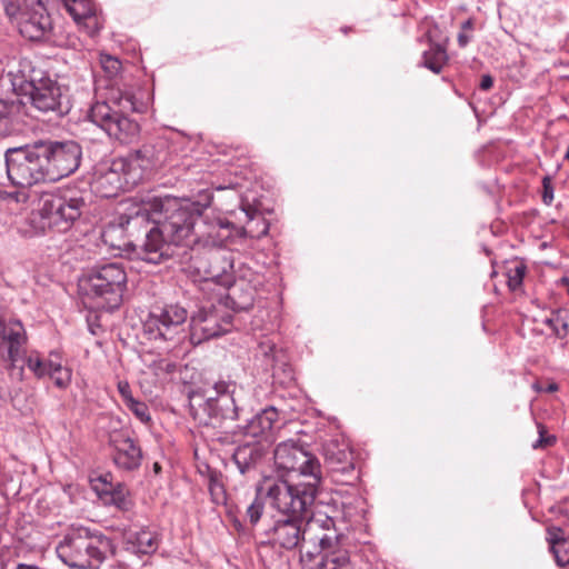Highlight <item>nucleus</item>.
<instances>
[{
	"mask_svg": "<svg viewBox=\"0 0 569 569\" xmlns=\"http://www.w3.org/2000/svg\"><path fill=\"white\" fill-rule=\"evenodd\" d=\"M16 569H40L34 565L19 563Z\"/></svg>",
	"mask_w": 569,
	"mask_h": 569,
	"instance_id": "obj_51",
	"label": "nucleus"
},
{
	"mask_svg": "<svg viewBox=\"0 0 569 569\" xmlns=\"http://www.w3.org/2000/svg\"><path fill=\"white\" fill-rule=\"evenodd\" d=\"M214 260H218L219 258H221L224 262V266L221 267V272L222 273H227L228 270L234 272V263H233V260L231 258V254H224V253H221V252H216L214 253Z\"/></svg>",
	"mask_w": 569,
	"mask_h": 569,
	"instance_id": "obj_45",
	"label": "nucleus"
},
{
	"mask_svg": "<svg viewBox=\"0 0 569 569\" xmlns=\"http://www.w3.org/2000/svg\"><path fill=\"white\" fill-rule=\"evenodd\" d=\"M154 209L164 218L151 219L146 206L134 204L118 218L103 233L110 246L130 251L134 258L149 263H161L172 258L178 249V200L174 197L159 199Z\"/></svg>",
	"mask_w": 569,
	"mask_h": 569,
	"instance_id": "obj_2",
	"label": "nucleus"
},
{
	"mask_svg": "<svg viewBox=\"0 0 569 569\" xmlns=\"http://www.w3.org/2000/svg\"><path fill=\"white\" fill-rule=\"evenodd\" d=\"M30 99L34 108L42 112L62 116L69 111V99L62 87L50 78L30 80Z\"/></svg>",
	"mask_w": 569,
	"mask_h": 569,
	"instance_id": "obj_15",
	"label": "nucleus"
},
{
	"mask_svg": "<svg viewBox=\"0 0 569 569\" xmlns=\"http://www.w3.org/2000/svg\"><path fill=\"white\" fill-rule=\"evenodd\" d=\"M212 200V194L207 188L199 189L196 194L180 197V249L190 248V254L180 253V264H189L206 277H218V268H207L204 261L199 259L200 249L221 247L234 233L238 237L260 238L268 233L269 226L266 219L256 210L242 209L247 222L237 227L219 214L206 216L201 219L203 210Z\"/></svg>",
	"mask_w": 569,
	"mask_h": 569,
	"instance_id": "obj_1",
	"label": "nucleus"
},
{
	"mask_svg": "<svg viewBox=\"0 0 569 569\" xmlns=\"http://www.w3.org/2000/svg\"><path fill=\"white\" fill-rule=\"evenodd\" d=\"M261 490L269 507L278 513L264 531L268 542L286 550L300 547L307 532V512L316 499L311 487L293 490L283 482L267 480Z\"/></svg>",
	"mask_w": 569,
	"mask_h": 569,
	"instance_id": "obj_3",
	"label": "nucleus"
},
{
	"mask_svg": "<svg viewBox=\"0 0 569 569\" xmlns=\"http://www.w3.org/2000/svg\"><path fill=\"white\" fill-rule=\"evenodd\" d=\"M230 325V316L219 321V316L213 310L202 307L190 320V342L199 345L204 340L218 337L227 332Z\"/></svg>",
	"mask_w": 569,
	"mask_h": 569,
	"instance_id": "obj_18",
	"label": "nucleus"
},
{
	"mask_svg": "<svg viewBox=\"0 0 569 569\" xmlns=\"http://www.w3.org/2000/svg\"><path fill=\"white\" fill-rule=\"evenodd\" d=\"M362 505L363 500L360 496H350L341 500L340 502L335 500L332 506L322 507L321 509H318L316 512L322 511L328 512L329 515L337 516L340 533L343 535V530L348 529V525L358 517H360L363 510Z\"/></svg>",
	"mask_w": 569,
	"mask_h": 569,
	"instance_id": "obj_24",
	"label": "nucleus"
},
{
	"mask_svg": "<svg viewBox=\"0 0 569 569\" xmlns=\"http://www.w3.org/2000/svg\"><path fill=\"white\" fill-rule=\"evenodd\" d=\"M20 103L0 99V137L11 134L16 130Z\"/></svg>",
	"mask_w": 569,
	"mask_h": 569,
	"instance_id": "obj_28",
	"label": "nucleus"
},
{
	"mask_svg": "<svg viewBox=\"0 0 569 569\" xmlns=\"http://www.w3.org/2000/svg\"><path fill=\"white\" fill-rule=\"evenodd\" d=\"M180 393L188 397L190 413L194 410L203 411L206 407L212 405L220 397L218 381L209 382L202 379V375L186 366L180 369Z\"/></svg>",
	"mask_w": 569,
	"mask_h": 569,
	"instance_id": "obj_13",
	"label": "nucleus"
},
{
	"mask_svg": "<svg viewBox=\"0 0 569 569\" xmlns=\"http://www.w3.org/2000/svg\"><path fill=\"white\" fill-rule=\"evenodd\" d=\"M278 410L270 406L256 413L243 427V433L257 440L269 441L273 438V429L278 421Z\"/></svg>",
	"mask_w": 569,
	"mask_h": 569,
	"instance_id": "obj_23",
	"label": "nucleus"
},
{
	"mask_svg": "<svg viewBox=\"0 0 569 569\" xmlns=\"http://www.w3.org/2000/svg\"><path fill=\"white\" fill-rule=\"evenodd\" d=\"M542 186H543L542 200L546 204H550L551 201L553 200V188L551 184L550 177H545L542 179Z\"/></svg>",
	"mask_w": 569,
	"mask_h": 569,
	"instance_id": "obj_44",
	"label": "nucleus"
},
{
	"mask_svg": "<svg viewBox=\"0 0 569 569\" xmlns=\"http://www.w3.org/2000/svg\"><path fill=\"white\" fill-rule=\"evenodd\" d=\"M559 389L558 385L552 382V383H549L548 387L546 388V391L547 392H555Z\"/></svg>",
	"mask_w": 569,
	"mask_h": 569,
	"instance_id": "obj_52",
	"label": "nucleus"
},
{
	"mask_svg": "<svg viewBox=\"0 0 569 569\" xmlns=\"http://www.w3.org/2000/svg\"><path fill=\"white\" fill-rule=\"evenodd\" d=\"M84 295L94 300V307L113 310L122 301L127 288V273L119 262L93 267L81 280Z\"/></svg>",
	"mask_w": 569,
	"mask_h": 569,
	"instance_id": "obj_8",
	"label": "nucleus"
},
{
	"mask_svg": "<svg viewBox=\"0 0 569 569\" xmlns=\"http://www.w3.org/2000/svg\"><path fill=\"white\" fill-rule=\"evenodd\" d=\"M258 352L266 358L268 366H273L276 359V343L272 340L266 339L261 341L258 346Z\"/></svg>",
	"mask_w": 569,
	"mask_h": 569,
	"instance_id": "obj_39",
	"label": "nucleus"
},
{
	"mask_svg": "<svg viewBox=\"0 0 569 569\" xmlns=\"http://www.w3.org/2000/svg\"><path fill=\"white\" fill-rule=\"evenodd\" d=\"M154 339L174 342L178 337V321H174L170 311L163 310L160 316L152 317L146 325Z\"/></svg>",
	"mask_w": 569,
	"mask_h": 569,
	"instance_id": "obj_26",
	"label": "nucleus"
},
{
	"mask_svg": "<svg viewBox=\"0 0 569 569\" xmlns=\"http://www.w3.org/2000/svg\"><path fill=\"white\" fill-rule=\"evenodd\" d=\"M568 539L565 537L560 527L552 526L547 529V541L550 545V548Z\"/></svg>",
	"mask_w": 569,
	"mask_h": 569,
	"instance_id": "obj_42",
	"label": "nucleus"
},
{
	"mask_svg": "<svg viewBox=\"0 0 569 569\" xmlns=\"http://www.w3.org/2000/svg\"><path fill=\"white\" fill-rule=\"evenodd\" d=\"M153 470H154L156 473H158L160 471V465L158 462H156L153 465Z\"/></svg>",
	"mask_w": 569,
	"mask_h": 569,
	"instance_id": "obj_53",
	"label": "nucleus"
},
{
	"mask_svg": "<svg viewBox=\"0 0 569 569\" xmlns=\"http://www.w3.org/2000/svg\"><path fill=\"white\" fill-rule=\"evenodd\" d=\"M103 492L110 493V501L119 509L126 510L128 508L129 500L123 487L118 486V488H113L112 485H109L108 488L103 489Z\"/></svg>",
	"mask_w": 569,
	"mask_h": 569,
	"instance_id": "obj_34",
	"label": "nucleus"
},
{
	"mask_svg": "<svg viewBox=\"0 0 569 569\" xmlns=\"http://www.w3.org/2000/svg\"><path fill=\"white\" fill-rule=\"evenodd\" d=\"M448 61L446 49L438 44H431L430 49L422 54V66L433 73H440Z\"/></svg>",
	"mask_w": 569,
	"mask_h": 569,
	"instance_id": "obj_31",
	"label": "nucleus"
},
{
	"mask_svg": "<svg viewBox=\"0 0 569 569\" xmlns=\"http://www.w3.org/2000/svg\"><path fill=\"white\" fill-rule=\"evenodd\" d=\"M126 406L142 423L148 425L151 421V416L147 403L134 398L133 400H130V402Z\"/></svg>",
	"mask_w": 569,
	"mask_h": 569,
	"instance_id": "obj_35",
	"label": "nucleus"
},
{
	"mask_svg": "<svg viewBox=\"0 0 569 569\" xmlns=\"http://www.w3.org/2000/svg\"><path fill=\"white\" fill-rule=\"evenodd\" d=\"M63 4L77 23L83 22L96 30L99 28L96 7L91 0H63Z\"/></svg>",
	"mask_w": 569,
	"mask_h": 569,
	"instance_id": "obj_27",
	"label": "nucleus"
},
{
	"mask_svg": "<svg viewBox=\"0 0 569 569\" xmlns=\"http://www.w3.org/2000/svg\"><path fill=\"white\" fill-rule=\"evenodd\" d=\"M493 84V79L489 74H483L480 80V89L489 90Z\"/></svg>",
	"mask_w": 569,
	"mask_h": 569,
	"instance_id": "obj_49",
	"label": "nucleus"
},
{
	"mask_svg": "<svg viewBox=\"0 0 569 569\" xmlns=\"http://www.w3.org/2000/svg\"><path fill=\"white\" fill-rule=\"evenodd\" d=\"M89 193L68 189L43 199L41 217L58 232L70 230L88 207Z\"/></svg>",
	"mask_w": 569,
	"mask_h": 569,
	"instance_id": "obj_10",
	"label": "nucleus"
},
{
	"mask_svg": "<svg viewBox=\"0 0 569 569\" xmlns=\"http://www.w3.org/2000/svg\"><path fill=\"white\" fill-rule=\"evenodd\" d=\"M337 516L328 512H313L308 530L313 533L311 540L318 545L322 556L319 569H353L348 550L343 546L345 536L340 533Z\"/></svg>",
	"mask_w": 569,
	"mask_h": 569,
	"instance_id": "obj_7",
	"label": "nucleus"
},
{
	"mask_svg": "<svg viewBox=\"0 0 569 569\" xmlns=\"http://www.w3.org/2000/svg\"><path fill=\"white\" fill-rule=\"evenodd\" d=\"M181 313H186V310H183V309H180V315H181Z\"/></svg>",
	"mask_w": 569,
	"mask_h": 569,
	"instance_id": "obj_56",
	"label": "nucleus"
},
{
	"mask_svg": "<svg viewBox=\"0 0 569 569\" xmlns=\"http://www.w3.org/2000/svg\"><path fill=\"white\" fill-rule=\"evenodd\" d=\"M109 443L113 448V462L126 471L140 467L142 460L141 448L130 437L128 430H113L109 435Z\"/></svg>",
	"mask_w": 569,
	"mask_h": 569,
	"instance_id": "obj_17",
	"label": "nucleus"
},
{
	"mask_svg": "<svg viewBox=\"0 0 569 569\" xmlns=\"http://www.w3.org/2000/svg\"><path fill=\"white\" fill-rule=\"evenodd\" d=\"M142 104L129 91L112 89L108 100L98 101L89 110V119L107 134L121 142H131L140 131L137 121L128 112L141 111Z\"/></svg>",
	"mask_w": 569,
	"mask_h": 569,
	"instance_id": "obj_5",
	"label": "nucleus"
},
{
	"mask_svg": "<svg viewBox=\"0 0 569 569\" xmlns=\"http://www.w3.org/2000/svg\"><path fill=\"white\" fill-rule=\"evenodd\" d=\"M562 282L567 286L568 292H569V279L568 278H563Z\"/></svg>",
	"mask_w": 569,
	"mask_h": 569,
	"instance_id": "obj_54",
	"label": "nucleus"
},
{
	"mask_svg": "<svg viewBox=\"0 0 569 569\" xmlns=\"http://www.w3.org/2000/svg\"><path fill=\"white\" fill-rule=\"evenodd\" d=\"M259 276L250 270L234 279L228 289V299L236 311H244L253 306L254 298L260 284Z\"/></svg>",
	"mask_w": 569,
	"mask_h": 569,
	"instance_id": "obj_21",
	"label": "nucleus"
},
{
	"mask_svg": "<svg viewBox=\"0 0 569 569\" xmlns=\"http://www.w3.org/2000/svg\"><path fill=\"white\" fill-rule=\"evenodd\" d=\"M118 391L122 398L124 405L129 403L130 400H133V396L131 393V388L128 381H119L118 382Z\"/></svg>",
	"mask_w": 569,
	"mask_h": 569,
	"instance_id": "obj_43",
	"label": "nucleus"
},
{
	"mask_svg": "<svg viewBox=\"0 0 569 569\" xmlns=\"http://www.w3.org/2000/svg\"><path fill=\"white\" fill-rule=\"evenodd\" d=\"M472 36L468 31H460L458 33V43L461 48H465L471 40Z\"/></svg>",
	"mask_w": 569,
	"mask_h": 569,
	"instance_id": "obj_47",
	"label": "nucleus"
},
{
	"mask_svg": "<svg viewBox=\"0 0 569 569\" xmlns=\"http://www.w3.org/2000/svg\"><path fill=\"white\" fill-rule=\"evenodd\" d=\"M569 332V310L559 309V326L557 327V337L562 339Z\"/></svg>",
	"mask_w": 569,
	"mask_h": 569,
	"instance_id": "obj_41",
	"label": "nucleus"
},
{
	"mask_svg": "<svg viewBox=\"0 0 569 569\" xmlns=\"http://www.w3.org/2000/svg\"><path fill=\"white\" fill-rule=\"evenodd\" d=\"M218 389L221 393L217 401L206 407L203 411H193V419L199 423L213 425L214 421L234 420L238 417V408L233 398L234 383L218 381Z\"/></svg>",
	"mask_w": 569,
	"mask_h": 569,
	"instance_id": "obj_16",
	"label": "nucleus"
},
{
	"mask_svg": "<svg viewBox=\"0 0 569 569\" xmlns=\"http://www.w3.org/2000/svg\"><path fill=\"white\" fill-rule=\"evenodd\" d=\"M539 438L532 443L533 449L550 447L556 442L555 436H547L546 429L542 425H538Z\"/></svg>",
	"mask_w": 569,
	"mask_h": 569,
	"instance_id": "obj_40",
	"label": "nucleus"
},
{
	"mask_svg": "<svg viewBox=\"0 0 569 569\" xmlns=\"http://www.w3.org/2000/svg\"><path fill=\"white\" fill-rule=\"evenodd\" d=\"M526 267L522 263L516 264L508 271V286L511 290L518 289L523 281Z\"/></svg>",
	"mask_w": 569,
	"mask_h": 569,
	"instance_id": "obj_36",
	"label": "nucleus"
},
{
	"mask_svg": "<svg viewBox=\"0 0 569 569\" xmlns=\"http://www.w3.org/2000/svg\"><path fill=\"white\" fill-rule=\"evenodd\" d=\"M326 461L332 478L337 482H350L356 479L352 452L348 448L329 445L325 449Z\"/></svg>",
	"mask_w": 569,
	"mask_h": 569,
	"instance_id": "obj_22",
	"label": "nucleus"
},
{
	"mask_svg": "<svg viewBox=\"0 0 569 569\" xmlns=\"http://www.w3.org/2000/svg\"><path fill=\"white\" fill-rule=\"evenodd\" d=\"M3 7L22 37L40 41L50 33L51 19L40 0H3Z\"/></svg>",
	"mask_w": 569,
	"mask_h": 569,
	"instance_id": "obj_11",
	"label": "nucleus"
},
{
	"mask_svg": "<svg viewBox=\"0 0 569 569\" xmlns=\"http://www.w3.org/2000/svg\"><path fill=\"white\" fill-rule=\"evenodd\" d=\"M159 369L167 373H173L176 371V363L167 360H161L159 362Z\"/></svg>",
	"mask_w": 569,
	"mask_h": 569,
	"instance_id": "obj_48",
	"label": "nucleus"
},
{
	"mask_svg": "<svg viewBox=\"0 0 569 569\" xmlns=\"http://www.w3.org/2000/svg\"><path fill=\"white\" fill-rule=\"evenodd\" d=\"M274 469L279 478L264 477L258 485V493L262 496V486L267 480L283 482L290 489H307L311 487L316 497L317 488L321 481V467L316 457L306 451L298 441L287 440L280 442L273 452Z\"/></svg>",
	"mask_w": 569,
	"mask_h": 569,
	"instance_id": "obj_4",
	"label": "nucleus"
},
{
	"mask_svg": "<svg viewBox=\"0 0 569 569\" xmlns=\"http://www.w3.org/2000/svg\"><path fill=\"white\" fill-rule=\"evenodd\" d=\"M258 497L254 498V500L247 507V518L249 519L251 525H257L260 520L262 513H263V502L260 500L259 497H263L257 492Z\"/></svg>",
	"mask_w": 569,
	"mask_h": 569,
	"instance_id": "obj_37",
	"label": "nucleus"
},
{
	"mask_svg": "<svg viewBox=\"0 0 569 569\" xmlns=\"http://www.w3.org/2000/svg\"><path fill=\"white\" fill-rule=\"evenodd\" d=\"M49 377L53 380L54 385L60 389H66L71 382V370L63 367L60 361V356L57 352H51L48 359Z\"/></svg>",
	"mask_w": 569,
	"mask_h": 569,
	"instance_id": "obj_30",
	"label": "nucleus"
},
{
	"mask_svg": "<svg viewBox=\"0 0 569 569\" xmlns=\"http://www.w3.org/2000/svg\"><path fill=\"white\" fill-rule=\"evenodd\" d=\"M266 453L267 446L260 440H256L239 445L232 455V459L240 473L244 475L254 469L263 460Z\"/></svg>",
	"mask_w": 569,
	"mask_h": 569,
	"instance_id": "obj_25",
	"label": "nucleus"
},
{
	"mask_svg": "<svg viewBox=\"0 0 569 569\" xmlns=\"http://www.w3.org/2000/svg\"><path fill=\"white\" fill-rule=\"evenodd\" d=\"M49 182H56L72 174L80 166L81 146L73 140H42Z\"/></svg>",
	"mask_w": 569,
	"mask_h": 569,
	"instance_id": "obj_12",
	"label": "nucleus"
},
{
	"mask_svg": "<svg viewBox=\"0 0 569 569\" xmlns=\"http://www.w3.org/2000/svg\"><path fill=\"white\" fill-rule=\"evenodd\" d=\"M99 61H100L101 68L103 69L107 77H109V78H113V77L118 76L119 72L121 71V68H122L121 61L113 56H110L107 53H101Z\"/></svg>",
	"mask_w": 569,
	"mask_h": 569,
	"instance_id": "obj_33",
	"label": "nucleus"
},
{
	"mask_svg": "<svg viewBox=\"0 0 569 569\" xmlns=\"http://www.w3.org/2000/svg\"><path fill=\"white\" fill-rule=\"evenodd\" d=\"M543 323L550 327L557 336V327L559 326V310L553 311L551 317L547 318Z\"/></svg>",
	"mask_w": 569,
	"mask_h": 569,
	"instance_id": "obj_46",
	"label": "nucleus"
},
{
	"mask_svg": "<svg viewBox=\"0 0 569 569\" xmlns=\"http://www.w3.org/2000/svg\"><path fill=\"white\" fill-rule=\"evenodd\" d=\"M27 333L22 322L18 319L0 317V349H7V359L14 365L20 358Z\"/></svg>",
	"mask_w": 569,
	"mask_h": 569,
	"instance_id": "obj_20",
	"label": "nucleus"
},
{
	"mask_svg": "<svg viewBox=\"0 0 569 569\" xmlns=\"http://www.w3.org/2000/svg\"><path fill=\"white\" fill-rule=\"evenodd\" d=\"M128 545L134 553L150 555L157 550L158 540L151 531L141 530L130 536Z\"/></svg>",
	"mask_w": 569,
	"mask_h": 569,
	"instance_id": "obj_29",
	"label": "nucleus"
},
{
	"mask_svg": "<svg viewBox=\"0 0 569 569\" xmlns=\"http://www.w3.org/2000/svg\"><path fill=\"white\" fill-rule=\"evenodd\" d=\"M565 159L569 161V146H568V149L566 151Z\"/></svg>",
	"mask_w": 569,
	"mask_h": 569,
	"instance_id": "obj_55",
	"label": "nucleus"
},
{
	"mask_svg": "<svg viewBox=\"0 0 569 569\" xmlns=\"http://www.w3.org/2000/svg\"><path fill=\"white\" fill-rule=\"evenodd\" d=\"M110 549V540L86 527H71L59 541L56 551L70 568L99 569Z\"/></svg>",
	"mask_w": 569,
	"mask_h": 569,
	"instance_id": "obj_6",
	"label": "nucleus"
},
{
	"mask_svg": "<svg viewBox=\"0 0 569 569\" xmlns=\"http://www.w3.org/2000/svg\"><path fill=\"white\" fill-rule=\"evenodd\" d=\"M555 556L558 566L563 567L569 563V540L561 541L560 543L550 548Z\"/></svg>",
	"mask_w": 569,
	"mask_h": 569,
	"instance_id": "obj_38",
	"label": "nucleus"
},
{
	"mask_svg": "<svg viewBox=\"0 0 569 569\" xmlns=\"http://www.w3.org/2000/svg\"><path fill=\"white\" fill-rule=\"evenodd\" d=\"M129 174L122 159L114 158L99 166L92 182L93 189L103 198L116 197L120 191L136 187Z\"/></svg>",
	"mask_w": 569,
	"mask_h": 569,
	"instance_id": "obj_14",
	"label": "nucleus"
},
{
	"mask_svg": "<svg viewBox=\"0 0 569 569\" xmlns=\"http://www.w3.org/2000/svg\"><path fill=\"white\" fill-rule=\"evenodd\" d=\"M126 163V169L130 173L129 177L138 186L162 162L161 152L156 146L147 143L141 148L120 157Z\"/></svg>",
	"mask_w": 569,
	"mask_h": 569,
	"instance_id": "obj_19",
	"label": "nucleus"
},
{
	"mask_svg": "<svg viewBox=\"0 0 569 569\" xmlns=\"http://www.w3.org/2000/svg\"><path fill=\"white\" fill-rule=\"evenodd\" d=\"M472 28H473V22H472V20H471V19L466 20V21L461 24V30H462V31L471 32V31H472Z\"/></svg>",
	"mask_w": 569,
	"mask_h": 569,
	"instance_id": "obj_50",
	"label": "nucleus"
},
{
	"mask_svg": "<svg viewBox=\"0 0 569 569\" xmlns=\"http://www.w3.org/2000/svg\"><path fill=\"white\" fill-rule=\"evenodd\" d=\"M9 181L19 188L49 182L42 140L11 147L4 151Z\"/></svg>",
	"mask_w": 569,
	"mask_h": 569,
	"instance_id": "obj_9",
	"label": "nucleus"
},
{
	"mask_svg": "<svg viewBox=\"0 0 569 569\" xmlns=\"http://www.w3.org/2000/svg\"><path fill=\"white\" fill-rule=\"evenodd\" d=\"M26 365L38 378H43L49 375L48 360L42 359L37 352H31L27 357Z\"/></svg>",
	"mask_w": 569,
	"mask_h": 569,
	"instance_id": "obj_32",
	"label": "nucleus"
}]
</instances>
